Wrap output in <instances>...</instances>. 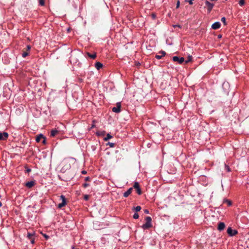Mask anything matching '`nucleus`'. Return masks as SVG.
Listing matches in <instances>:
<instances>
[{"label": "nucleus", "instance_id": "f257e3e1", "mask_svg": "<svg viewBox=\"0 0 249 249\" xmlns=\"http://www.w3.org/2000/svg\"><path fill=\"white\" fill-rule=\"evenodd\" d=\"M145 220L146 221V222L145 224L142 225V227L144 230L148 229L152 227V224H151L152 219H151V217H150V216H146L145 218Z\"/></svg>", "mask_w": 249, "mask_h": 249}, {"label": "nucleus", "instance_id": "f03ea898", "mask_svg": "<svg viewBox=\"0 0 249 249\" xmlns=\"http://www.w3.org/2000/svg\"><path fill=\"white\" fill-rule=\"evenodd\" d=\"M227 232L229 236H233L238 233V231L236 230H232L231 227H228Z\"/></svg>", "mask_w": 249, "mask_h": 249}, {"label": "nucleus", "instance_id": "7ed1b4c3", "mask_svg": "<svg viewBox=\"0 0 249 249\" xmlns=\"http://www.w3.org/2000/svg\"><path fill=\"white\" fill-rule=\"evenodd\" d=\"M60 198L62 199V202L61 203H59L58 204V208H60V209H61L62 207H64L66 205V204H67V203H66V198H65L64 196L61 195L60 196Z\"/></svg>", "mask_w": 249, "mask_h": 249}, {"label": "nucleus", "instance_id": "20e7f679", "mask_svg": "<svg viewBox=\"0 0 249 249\" xmlns=\"http://www.w3.org/2000/svg\"><path fill=\"white\" fill-rule=\"evenodd\" d=\"M121 104L120 102H118L116 104V107H113L112 108L113 112L115 113H119L121 111Z\"/></svg>", "mask_w": 249, "mask_h": 249}, {"label": "nucleus", "instance_id": "39448f33", "mask_svg": "<svg viewBox=\"0 0 249 249\" xmlns=\"http://www.w3.org/2000/svg\"><path fill=\"white\" fill-rule=\"evenodd\" d=\"M9 134L6 132H0V141H5L8 138Z\"/></svg>", "mask_w": 249, "mask_h": 249}, {"label": "nucleus", "instance_id": "423d86ee", "mask_svg": "<svg viewBox=\"0 0 249 249\" xmlns=\"http://www.w3.org/2000/svg\"><path fill=\"white\" fill-rule=\"evenodd\" d=\"M133 187L136 189L137 193H138V195H140L142 194V192L140 188V184H139V182H135L134 183Z\"/></svg>", "mask_w": 249, "mask_h": 249}, {"label": "nucleus", "instance_id": "0eeeda50", "mask_svg": "<svg viewBox=\"0 0 249 249\" xmlns=\"http://www.w3.org/2000/svg\"><path fill=\"white\" fill-rule=\"evenodd\" d=\"M173 60L175 62H178L179 64H181L184 62V58L183 57H179L177 56H175L173 57Z\"/></svg>", "mask_w": 249, "mask_h": 249}, {"label": "nucleus", "instance_id": "6e6552de", "mask_svg": "<svg viewBox=\"0 0 249 249\" xmlns=\"http://www.w3.org/2000/svg\"><path fill=\"white\" fill-rule=\"evenodd\" d=\"M205 4L207 7L208 12L210 13L214 6V4L213 3L210 2L209 1L207 0L205 1Z\"/></svg>", "mask_w": 249, "mask_h": 249}, {"label": "nucleus", "instance_id": "1a4fd4ad", "mask_svg": "<svg viewBox=\"0 0 249 249\" xmlns=\"http://www.w3.org/2000/svg\"><path fill=\"white\" fill-rule=\"evenodd\" d=\"M165 55H166V52L163 51H161L159 52V53H158V54H156L155 55V58H157V59H160L162 57L164 56Z\"/></svg>", "mask_w": 249, "mask_h": 249}, {"label": "nucleus", "instance_id": "9d476101", "mask_svg": "<svg viewBox=\"0 0 249 249\" xmlns=\"http://www.w3.org/2000/svg\"><path fill=\"white\" fill-rule=\"evenodd\" d=\"M221 24L219 22H215L213 23L212 25V28L213 29L216 30L218 29L220 27Z\"/></svg>", "mask_w": 249, "mask_h": 249}, {"label": "nucleus", "instance_id": "9b49d317", "mask_svg": "<svg viewBox=\"0 0 249 249\" xmlns=\"http://www.w3.org/2000/svg\"><path fill=\"white\" fill-rule=\"evenodd\" d=\"M132 190H133V188H130L129 189H128V190L127 191H126L125 192H124V193L123 196L124 197H128L131 194Z\"/></svg>", "mask_w": 249, "mask_h": 249}, {"label": "nucleus", "instance_id": "f8f14e48", "mask_svg": "<svg viewBox=\"0 0 249 249\" xmlns=\"http://www.w3.org/2000/svg\"><path fill=\"white\" fill-rule=\"evenodd\" d=\"M225 227V225L224 223L219 222L218 224L217 229L219 231H221L224 229Z\"/></svg>", "mask_w": 249, "mask_h": 249}, {"label": "nucleus", "instance_id": "ddd939ff", "mask_svg": "<svg viewBox=\"0 0 249 249\" xmlns=\"http://www.w3.org/2000/svg\"><path fill=\"white\" fill-rule=\"evenodd\" d=\"M35 183L34 181H31L27 182L25 186L29 188H31L35 185Z\"/></svg>", "mask_w": 249, "mask_h": 249}, {"label": "nucleus", "instance_id": "4468645a", "mask_svg": "<svg viewBox=\"0 0 249 249\" xmlns=\"http://www.w3.org/2000/svg\"><path fill=\"white\" fill-rule=\"evenodd\" d=\"M59 133V131L57 129H52L51 131L50 136L52 137H54L57 134Z\"/></svg>", "mask_w": 249, "mask_h": 249}, {"label": "nucleus", "instance_id": "2eb2a0df", "mask_svg": "<svg viewBox=\"0 0 249 249\" xmlns=\"http://www.w3.org/2000/svg\"><path fill=\"white\" fill-rule=\"evenodd\" d=\"M87 55L90 57V58L92 59H94L95 58H96L97 55H96V53H94L93 54H91L90 53H89V52H87Z\"/></svg>", "mask_w": 249, "mask_h": 249}, {"label": "nucleus", "instance_id": "dca6fc26", "mask_svg": "<svg viewBox=\"0 0 249 249\" xmlns=\"http://www.w3.org/2000/svg\"><path fill=\"white\" fill-rule=\"evenodd\" d=\"M103 66V64L100 62H97L95 64V67L98 70H99L101 68H102Z\"/></svg>", "mask_w": 249, "mask_h": 249}, {"label": "nucleus", "instance_id": "f3484780", "mask_svg": "<svg viewBox=\"0 0 249 249\" xmlns=\"http://www.w3.org/2000/svg\"><path fill=\"white\" fill-rule=\"evenodd\" d=\"M42 138H44V135L42 134H40L37 135L36 140V142H39Z\"/></svg>", "mask_w": 249, "mask_h": 249}, {"label": "nucleus", "instance_id": "a211bd4d", "mask_svg": "<svg viewBox=\"0 0 249 249\" xmlns=\"http://www.w3.org/2000/svg\"><path fill=\"white\" fill-rule=\"evenodd\" d=\"M35 235V232H33L32 233L28 232L27 237L29 239H30L31 238H32L33 237H34Z\"/></svg>", "mask_w": 249, "mask_h": 249}, {"label": "nucleus", "instance_id": "6ab92c4d", "mask_svg": "<svg viewBox=\"0 0 249 249\" xmlns=\"http://www.w3.org/2000/svg\"><path fill=\"white\" fill-rule=\"evenodd\" d=\"M112 138V136L109 133L107 135V136L104 139L105 141H107L109 139Z\"/></svg>", "mask_w": 249, "mask_h": 249}, {"label": "nucleus", "instance_id": "aec40b11", "mask_svg": "<svg viewBox=\"0 0 249 249\" xmlns=\"http://www.w3.org/2000/svg\"><path fill=\"white\" fill-rule=\"evenodd\" d=\"M223 202L227 203L229 206L231 205V204H232L231 201L228 199H224L223 201Z\"/></svg>", "mask_w": 249, "mask_h": 249}, {"label": "nucleus", "instance_id": "412c9836", "mask_svg": "<svg viewBox=\"0 0 249 249\" xmlns=\"http://www.w3.org/2000/svg\"><path fill=\"white\" fill-rule=\"evenodd\" d=\"M132 210H135L136 212H138L141 210V207L140 206H137V207H133Z\"/></svg>", "mask_w": 249, "mask_h": 249}, {"label": "nucleus", "instance_id": "4be33fe9", "mask_svg": "<svg viewBox=\"0 0 249 249\" xmlns=\"http://www.w3.org/2000/svg\"><path fill=\"white\" fill-rule=\"evenodd\" d=\"M192 59V56L191 55H189L188 56L187 59L185 61L184 60L185 63L187 64L189 62L191 61Z\"/></svg>", "mask_w": 249, "mask_h": 249}, {"label": "nucleus", "instance_id": "5701e85b", "mask_svg": "<svg viewBox=\"0 0 249 249\" xmlns=\"http://www.w3.org/2000/svg\"><path fill=\"white\" fill-rule=\"evenodd\" d=\"M39 4L41 6H44L45 4L44 0H38Z\"/></svg>", "mask_w": 249, "mask_h": 249}, {"label": "nucleus", "instance_id": "b1692460", "mask_svg": "<svg viewBox=\"0 0 249 249\" xmlns=\"http://www.w3.org/2000/svg\"><path fill=\"white\" fill-rule=\"evenodd\" d=\"M105 134V131H102V132H97L96 135L98 136H102L104 135Z\"/></svg>", "mask_w": 249, "mask_h": 249}, {"label": "nucleus", "instance_id": "393cba45", "mask_svg": "<svg viewBox=\"0 0 249 249\" xmlns=\"http://www.w3.org/2000/svg\"><path fill=\"white\" fill-rule=\"evenodd\" d=\"M107 145H109L110 147H114L115 144L114 143H113V142H108L107 144Z\"/></svg>", "mask_w": 249, "mask_h": 249}, {"label": "nucleus", "instance_id": "a878e982", "mask_svg": "<svg viewBox=\"0 0 249 249\" xmlns=\"http://www.w3.org/2000/svg\"><path fill=\"white\" fill-rule=\"evenodd\" d=\"M28 55H29V53H27V52H23L22 54V56L23 57H26Z\"/></svg>", "mask_w": 249, "mask_h": 249}, {"label": "nucleus", "instance_id": "bb28decb", "mask_svg": "<svg viewBox=\"0 0 249 249\" xmlns=\"http://www.w3.org/2000/svg\"><path fill=\"white\" fill-rule=\"evenodd\" d=\"M139 215L137 213H135L133 216V218L136 219H138L139 218Z\"/></svg>", "mask_w": 249, "mask_h": 249}, {"label": "nucleus", "instance_id": "cd10ccee", "mask_svg": "<svg viewBox=\"0 0 249 249\" xmlns=\"http://www.w3.org/2000/svg\"><path fill=\"white\" fill-rule=\"evenodd\" d=\"M221 20L223 23L224 25H226L227 24L226 22V18L225 17L222 18Z\"/></svg>", "mask_w": 249, "mask_h": 249}, {"label": "nucleus", "instance_id": "c85d7f7f", "mask_svg": "<svg viewBox=\"0 0 249 249\" xmlns=\"http://www.w3.org/2000/svg\"><path fill=\"white\" fill-rule=\"evenodd\" d=\"M239 4L240 6H243L245 4V0H240Z\"/></svg>", "mask_w": 249, "mask_h": 249}, {"label": "nucleus", "instance_id": "c756f323", "mask_svg": "<svg viewBox=\"0 0 249 249\" xmlns=\"http://www.w3.org/2000/svg\"><path fill=\"white\" fill-rule=\"evenodd\" d=\"M225 169L226 170V171L227 172H230L231 171V169H230V168L229 166L227 165H225Z\"/></svg>", "mask_w": 249, "mask_h": 249}, {"label": "nucleus", "instance_id": "7c9ffc66", "mask_svg": "<svg viewBox=\"0 0 249 249\" xmlns=\"http://www.w3.org/2000/svg\"><path fill=\"white\" fill-rule=\"evenodd\" d=\"M95 123V120H93L92 121V124L91 125L90 129H92V128H94L95 126V124H94Z\"/></svg>", "mask_w": 249, "mask_h": 249}, {"label": "nucleus", "instance_id": "2f4dec72", "mask_svg": "<svg viewBox=\"0 0 249 249\" xmlns=\"http://www.w3.org/2000/svg\"><path fill=\"white\" fill-rule=\"evenodd\" d=\"M89 198V196L87 195H86L84 196V199L85 200H88Z\"/></svg>", "mask_w": 249, "mask_h": 249}, {"label": "nucleus", "instance_id": "473e14b6", "mask_svg": "<svg viewBox=\"0 0 249 249\" xmlns=\"http://www.w3.org/2000/svg\"><path fill=\"white\" fill-rule=\"evenodd\" d=\"M43 140L42 142V143L44 144H46V137L44 136V138H42Z\"/></svg>", "mask_w": 249, "mask_h": 249}, {"label": "nucleus", "instance_id": "72a5a7b5", "mask_svg": "<svg viewBox=\"0 0 249 249\" xmlns=\"http://www.w3.org/2000/svg\"><path fill=\"white\" fill-rule=\"evenodd\" d=\"M89 186V184L87 183H84V184H83V187H84V188H86V187H88V186Z\"/></svg>", "mask_w": 249, "mask_h": 249}, {"label": "nucleus", "instance_id": "f704fd0d", "mask_svg": "<svg viewBox=\"0 0 249 249\" xmlns=\"http://www.w3.org/2000/svg\"><path fill=\"white\" fill-rule=\"evenodd\" d=\"M179 5H180V2H179V0H178V1H177V6H176V8H179Z\"/></svg>", "mask_w": 249, "mask_h": 249}, {"label": "nucleus", "instance_id": "c9c22d12", "mask_svg": "<svg viewBox=\"0 0 249 249\" xmlns=\"http://www.w3.org/2000/svg\"><path fill=\"white\" fill-rule=\"evenodd\" d=\"M90 180V178L89 177H87L85 178V180L86 181H88Z\"/></svg>", "mask_w": 249, "mask_h": 249}, {"label": "nucleus", "instance_id": "e433bc0d", "mask_svg": "<svg viewBox=\"0 0 249 249\" xmlns=\"http://www.w3.org/2000/svg\"><path fill=\"white\" fill-rule=\"evenodd\" d=\"M30 240L31 241V243L32 244H34V243H35V238H34V237H33L32 238L30 239Z\"/></svg>", "mask_w": 249, "mask_h": 249}, {"label": "nucleus", "instance_id": "4c0bfd02", "mask_svg": "<svg viewBox=\"0 0 249 249\" xmlns=\"http://www.w3.org/2000/svg\"><path fill=\"white\" fill-rule=\"evenodd\" d=\"M31 49V46L30 45H28L27 46V51H29Z\"/></svg>", "mask_w": 249, "mask_h": 249}, {"label": "nucleus", "instance_id": "58836bf2", "mask_svg": "<svg viewBox=\"0 0 249 249\" xmlns=\"http://www.w3.org/2000/svg\"><path fill=\"white\" fill-rule=\"evenodd\" d=\"M144 213H146V214L149 213V211H148V210L145 209V210H144Z\"/></svg>", "mask_w": 249, "mask_h": 249}, {"label": "nucleus", "instance_id": "ea45409f", "mask_svg": "<svg viewBox=\"0 0 249 249\" xmlns=\"http://www.w3.org/2000/svg\"><path fill=\"white\" fill-rule=\"evenodd\" d=\"M44 237H45L46 239H48V238H49V236L48 235H46V234H44Z\"/></svg>", "mask_w": 249, "mask_h": 249}, {"label": "nucleus", "instance_id": "a19ab883", "mask_svg": "<svg viewBox=\"0 0 249 249\" xmlns=\"http://www.w3.org/2000/svg\"><path fill=\"white\" fill-rule=\"evenodd\" d=\"M31 171V169H30V168H27V170H26V172H27V173H29V172H30Z\"/></svg>", "mask_w": 249, "mask_h": 249}, {"label": "nucleus", "instance_id": "79ce46f5", "mask_svg": "<svg viewBox=\"0 0 249 249\" xmlns=\"http://www.w3.org/2000/svg\"><path fill=\"white\" fill-rule=\"evenodd\" d=\"M81 173H82V174H86L87 173V172L86 171H85V170H83V171H82Z\"/></svg>", "mask_w": 249, "mask_h": 249}, {"label": "nucleus", "instance_id": "37998d69", "mask_svg": "<svg viewBox=\"0 0 249 249\" xmlns=\"http://www.w3.org/2000/svg\"><path fill=\"white\" fill-rule=\"evenodd\" d=\"M78 81L79 82L81 83L83 82V79H81V78H79L78 79Z\"/></svg>", "mask_w": 249, "mask_h": 249}, {"label": "nucleus", "instance_id": "c03bdc74", "mask_svg": "<svg viewBox=\"0 0 249 249\" xmlns=\"http://www.w3.org/2000/svg\"><path fill=\"white\" fill-rule=\"evenodd\" d=\"M174 27H179V28H180V27H180V26L179 25H174Z\"/></svg>", "mask_w": 249, "mask_h": 249}, {"label": "nucleus", "instance_id": "a18cd8bd", "mask_svg": "<svg viewBox=\"0 0 249 249\" xmlns=\"http://www.w3.org/2000/svg\"><path fill=\"white\" fill-rule=\"evenodd\" d=\"M2 206V203L1 202H0V207H1Z\"/></svg>", "mask_w": 249, "mask_h": 249}, {"label": "nucleus", "instance_id": "49530a36", "mask_svg": "<svg viewBox=\"0 0 249 249\" xmlns=\"http://www.w3.org/2000/svg\"><path fill=\"white\" fill-rule=\"evenodd\" d=\"M221 37V35H219L218 36V37Z\"/></svg>", "mask_w": 249, "mask_h": 249}]
</instances>
